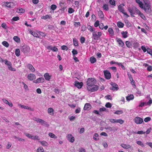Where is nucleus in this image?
I'll return each mask as SVG.
<instances>
[{"instance_id": "nucleus-1", "label": "nucleus", "mask_w": 152, "mask_h": 152, "mask_svg": "<svg viewBox=\"0 0 152 152\" xmlns=\"http://www.w3.org/2000/svg\"><path fill=\"white\" fill-rule=\"evenodd\" d=\"M102 33L100 31H94L92 33V39L94 40L97 41L100 39V37L102 36Z\"/></svg>"}, {"instance_id": "nucleus-2", "label": "nucleus", "mask_w": 152, "mask_h": 152, "mask_svg": "<svg viewBox=\"0 0 152 152\" xmlns=\"http://www.w3.org/2000/svg\"><path fill=\"white\" fill-rule=\"evenodd\" d=\"M144 3V10L148 12H149L151 10L150 5L149 4V1L148 0H143Z\"/></svg>"}, {"instance_id": "nucleus-3", "label": "nucleus", "mask_w": 152, "mask_h": 152, "mask_svg": "<svg viewBox=\"0 0 152 152\" xmlns=\"http://www.w3.org/2000/svg\"><path fill=\"white\" fill-rule=\"evenodd\" d=\"M96 83V80L94 78L90 77L86 81V85L88 87L93 86Z\"/></svg>"}, {"instance_id": "nucleus-4", "label": "nucleus", "mask_w": 152, "mask_h": 152, "mask_svg": "<svg viewBox=\"0 0 152 152\" xmlns=\"http://www.w3.org/2000/svg\"><path fill=\"white\" fill-rule=\"evenodd\" d=\"M124 4H122L118 6V10L122 12L124 15H126L127 18H128L129 16L128 15L126 12H125L123 7L124 6Z\"/></svg>"}, {"instance_id": "nucleus-5", "label": "nucleus", "mask_w": 152, "mask_h": 152, "mask_svg": "<svg viewBox=\"0 0 152 152\" xmlns=\"http://www.w3.org/2000/svg\"><path fill=\"white\" fill-rule=\"evenodd\" d=\"M87 88L89 91L94 92L97 91L99 87L97 85L94 84L93 86L87 87Z\"/></svg>"}, {"instance_id": "nucleus-6", "label": "nucleus", "mask_w": 152, "mask_h": 152, "mask_svg": "<svg viewBox=\"0 0 152 152\" xmlns=\"http://www.w3.org/2000/svg\"><path fill=\"white\" fill-rule=\"evenodd\" d=\"M21 50L23 53H26L29 52L30 50V49L28 46L25 45L22 47Z\"/></svg>"}, {"instance_id": "nucleus-7", "label": "nucleus", "mask_w": 152, "mask_h": 152, "mask_svg": "<svg viewBox=\"0 0 152 152\" xmlns=\"http://www.w3.org/2000/svg\"><path fill=\"white\" fill-rule=\"evenodd\" d=\"M105 78L107 79H110L111 77V75L110 72L108 70H104L103 71Z\"/></svg>"}, {"instance_id": "nucleus-8", "label": "nucleus", "mask_w": 152, "mask_h": 152, "mask_svg": "<svg viewBox=\"0 0 152 152\" xmlns=\"http://www.w3.org/2000/svg\"><path fill=\"white\" fill-rule=\"evenodd\" d=\"M110 85L112 87H110V89L113 91H117L118 89L119 88L118 87V86L116 84L113 82H111L110 83Z\"/></svg>"}, {"instance_id": "nucleus-9", "label": "nucleus", "mask_w": 152, "mask_h": 152, "mask_svg": "<svg viewBox=\"0 0 152 152\" xmlns=\"http://www.w3.org/2000/svg\"><path fill=\"white\" fill-rule=\"evenodd\" d=\"M134 121L137 124H140L143 122V119L137 116L134 118Z\"/></svg>"}, {"instance_id": "nucleus-10", "label": "nucleus", "mask_w": 152, "mask_h": 152, "mask_svg": "<svg viewBox=\"0 0 152 152\" xmlns=\"http://www.w3.org/2000/svg\"><path fill=\"white\" fill-rule=\"evenodd\" d=\"M67 138L69 141L71 142H73L75 140L74 137L71 134H69L67 136Z\"/></svg>"}, {"instance_id": "nucleus-11", "label": "nucleus", "mask_w": 152, "mask_h": 152, "mask_svg": "<svg viewBox=\"0 0 152 152\" xmlns=\"http://www.w3.org/2000/svg\"><path fill=\"white\" fill-rule=\"evenodd\" d=\"M75 85L78 88H81L83 85V83L82 82H79L78 81H76L75 82Z\"/></svg>"}, {"instance_id": "nucleus-12", "label": "nucleus", "mask_w": 152, "mask_h": 152, "mask_svg": "<svg viewBox=\"0 0 152 152\" xmlns=\"http://www.w3.org/2000/svg\"><path fill=\"white\" fill-rule=\"evenodd\" d=\"M36 76L33 74H29L27 78L30 80L32 81L36 78Z\"/></svg>"}, {"instance_id": "nucleus-13", "label": "nucleus", "mask_w": 152, "mask_h": 152, "mask_svg": "<svg viewBox=\"0 0 152 152\" xmlns=\"http://www.w3.org/2000/svg\"><path fill=\"white\" fill-rule=\"evenodd\" d=\"M18 105L20 107H21L22 108H23L24 109H27L28 110H29L31 111H34V109L33 108H32L28 106H25L23 105H22L20 104H18Z\"/></svg>"}, {"instance_id": "nucleus-14", "label": "nucleus", "mask_w": 152, "mask_h": 152, "mask_svg": "<svg viewBox=\"0 0 152 152\" xmlns=\"http://www.w3.org/2000/svg\"><path fill=\"white\" fill-rule=\"evenodd\" d=\"M44 81V79L43 77H39L34 81L33 82L35 83H43Z\"/></svg>"}, {"instance_id": "nucleus-15", "label": "nucleus", "mask_w": 152, "mask_h": 152, "mask_svg": "<svg viewBox=\"0 0 152 152\" xmlns=\"http://www.w3.org/2000/svg\"><path fill=\"white\" fill-rule=\"evenodd\" d=\"M13 3L12 2H4V5L5 6L11 8L13 6Z\"/></svg>"}, {"instance_id": "nucleus-16", "label": "nucleus", "mask_w": 152, "mask_h": 152, "mask_svg": "<svg viewBox=\"0 0 152 152\" xmlns=\"http://www.w3.org/2000/svg\"><path fill=\"white\" fill-rule=\"evenodd\" d=\"M27 67L32 72L35 71V69L33 66L31 64H28L27 65Z\"/></svg>"}, {"instance_id": "nucleus-17", "label": "nucleus", "mask_w": 152, "mask_h": 152, "mask_svg": "<svg viewBox=\"0 0 152 152\" xmlns=\"http://www.w3.org/2000/svg\"><path fill=\"white\" fill-rule=\"evenodd\" d=\"M48 50H50L54 52H57L58 51V49L55 47H52L51 46H49L47 48Z\"/></svg>"}, {"instance_id": "nucleus-18", "label": "nucleus", "mask_w": 152, "mask_h": 152, "mask_svg": "<svg viewBox=\"0 0 152 152\" xmlns=\"http://www.w3.org/2000/svg\"><path fill=\"white\" fill-rule=\"evenodd\" d=\"M91 106L90 104L88 103H86L85 104L84 109L85 110H89L91 109Z\"/></svg>"}, {"instance_id": "nucleus-19", "label": "nucleus", "mask_w": 152, "mask_h": 152, "mask_svg": "<svg viewBox=\"0 0 152 152\" xmlns=\"http://www.w3.org/2000/svg\"><path fill=\"white\" fill-rule=\"evenodd\" d=\"M128 10L131 16L132 17H134V15L135 14V12L133 11V9L130 7L128 8Z\"/></svg>"}, {"instance_id": "nucleus-20", "label": "nucleus", "mask_w": 152, "mask_h": 152, "mask_svg": "<svg viewBox=\"0 0 152 152\" xmlns=\"http://www.w3.org/2000/svg\"><path fill=\"white\" fill-rule=\"evenodd\" d=\"M48 113L51 115H54V110L51 107L48 108Z\"/></svg>"}, {"instance_id": "nucleus-21", "label": "nucleus", "mask_w": 152, "mask_h": 152, "mask_svg": "<svg viewBox=\"0 0 152 152\" xmlns=\"http://www.w3.org/2000/svg\"><path fill=\"white\" fill-rule=\"evenodd\" d=\"M117 42L120 46H123L124 45V44L122 40L120 38H117Z\"/></svg>"}, {"instance_id": "nucleus-22", "label": "nucleus", "mask_w": 152, "mask_h": 152, "mask_svg": "<svg viewBox=\"0 0 152 152\" xmlns=\"http://www.w3.org/2000/svg\"><path fill=\"white\" fill-rule=\"evenodd\" d=\"M117 26L119 28H122L124 26V24L121 21H118L117 23Z\"/></svg>"}, {"instance_id": "nucleus-23", "label": "nucleus", "mask_w": 152, "mask_h": 152, "mask_svg": "<svg viewBox=\"0 0 152 152\" xmlns=\"http://www.w3.org/2000/svg\"><path fill=\"white\" fill-rule=\"evenodd\" d=\"M127 101H129L132 100L134 98V96L133 94H130L126 97Z\"/></svg>"}, {"instance_id": "nucleus-24", "label": "nucleus", "mask_w": 152, "mask_h": 152, "mask_svg": "<svg viewBox=\"0 0 152 152\" xmlns=\"http://www.w3.org/2000/svg\"><path fill=\"white\" fill-rule=\"evenodd\" d=\"M44 76L45 79L47 80H49L50 79V76L48 73L45 74Z\"/></svg>"}, {"instance_id": "nucleus-25", "label": "nucleus", "mask_w": 152, "mask_h": 152, "mask_svg": "<svg viewBox=\"0 0 152 152\" xmlns=\"http://www.w3.org/2000/svg\"><path fill=\"white\" fill-rule=\"evenodd\" d=\"M13 39L17 43H19L20 41V38L17 36H14L13 38Z\"/></svg>"}, {"instance_id": "nucleus-26", "label": "nucleus", "mask_w": 152, "mask_h": 152, "mask_svg": "<svg viewBox=\"0 0 152 152\" xmlns=\"http://www.w3.org/2000/svg\"><path fill=\"white\" fill-rule=\"evenodd\" d=\"M121 34L122 35V37L124 38H126L127 37V34L128 32L127 31H122L121 33Z\"/></svg>"}, {"instance_id": "nucleus-27", "label": "nucleus", "mask_w": 152, "mask_h": 152, "mask_svg": "<svg viewBox=\"0 0 152 152\" xmlns=\"http://www.w3.org/2000/svg\"><path fill=\"white\" fill-rule=\"evenodd\" d=\"M108 31L111 36H113L114 35V33L113 29L111 28H109L108 29Z\"/></svg>"}, {"instance_id": "nucleus-28", "label": "nucleus", "mask_w": 152, "mask_h": 152, "mask_svg": "<svg viewBox=\"0 0 152 152\" xmlns=\"http://www.w3.org/2000/svg\"><path fill=\"white\" fill-rule=\"evenodd\" d=\"M98 15L99 17L101 19H103L104 18V15L103 12L101 10H99L98 12Z\"/></svg>"}, {"instance_id": "nucleus-29", "label": "nucleus", "mask_w": 152, "mask_h": 152, "mask_svg": "<svg viewBox=\"0 0 152 152\" xmlns=\"http://www.w3.org/2000/svg\"><path fill=\"white\" fill-rule=\"evenodd\" d=\"M121 146L124 148L126 149L129 148H131L130 145H126L124 144H121Z\"/></svg>"}, {"instance_id": "nucleus-30", "label": "nucleus", "mask_w": 152, "mask_h": 152, "mask_svg": "<svg viewBox=\"0 0 152 152\" xmlns=\"http://www.w3.org/2000/svg\"><path fill=\"white\" fill-rule=\"evenodd\" d=\"M31 34L34 37H39L38 34L36 32L34 31H30Z\"/></svg>"}, {"instance_id": "nucleus-31", "label": "nucleus", "mask_w": 152, "mask_h": 152, "mask_svg": "<svg viewBox=\"0 0 152 152\" xmlns=\"http://www.w3.org/2000/svg\"><path fill=\"white\" fill-rule=\"evenodd\" d=\"M40 123H41L42 125H45L47 126V127L49 126V124H47V123L42 119H41V121H40Z\"/></svg>"}, {"instance_id": "nucleus-32", "label": "nucleus", "mask_w": 152, "mask_h": 152, "mask_svg": "<svg viewBox=\"0 0 152 152\" xmlns=\"http://www.w3.org/2000/svg\"><path fill=\"white\" fill-rule=\"evenodd\" d=\"M90 61L92 64H94L96 61V59L94 57L92 56L90 58Z\"/></svg>"}, {"instance_id": "nucleus-33", "label": "nucleus", "mask_w": 152, "mask_h": 152, "mask_svg": "<svg viewBox=\"0 0 152 152\" xmlns=\"http://www.w3.org/2000/svg\"><path fill=\"white\" fill-rule=\"evenodd\" d=\"M8 68L11 71H15L16 70L15 68H13L12 66V63L10 64V65H8Z\"/></svg>"}, {"instance_id": "nucleus-34", "label": "nucleus", "mask_w": 152, "mask_h": 152, "mask_svg": "<svg viewBox=\"0 0 152 152\" xmlns=\"http://www.w3.org/2000/svg\"><path fill=\"white\" fill-rule=\"evenodd\" d=\"M51 17V16L50 15H47L45 16H43L41 17V19L46 20L47 19H50Z\"/></svg>"}, {"instance_id": "nucleus-35", "label": "nucleus", "mask_w": 152, "mask_h": 152, "mask_svg": "<svg viewBox=\"0 0 152 152\" xmlns=\"http://www.w3.org/2000/svg\"><path fill=\"white\" fill-rule=\"evenodd\" d=\"M39 142H40L42 146H47L48 145V142L46 141H39Z\"/></svg>"}, {"instance_id": "nucleus-36", "label": "nucleus", "mask_w": 152, "mask_h": 152, "mask_svg": "<svg viewBox=\"0 0 152 152\" xmlns=\"http://www.w3.org/2000/svg\"><path fill=\"white\" fill-rule=\"evenodd\" d=\"M73 45L75 46L78 45V41L76 38H74L73 39Z\"/></svg>"}, {"instance_id": "nucleus-37", "label": "nucleus", "mask_w": 152, "mask_h": 152, "mask_svg": "<svg viewBox=\"0 0 152 152\" xmlns=\"http://www.w3.org/2000/svg\"><path fill=\"white\" fill-rule=\"evenodd\" d=\"M65 4V2L63 1H61L60 2V3H59V5H60V6L61 7L62 9L64 10V6Z\"/></svg>"}, {"instance_id": "nucleus-38", "label": "nucleus", "mask_w": 152, "mask_h": 152, "mask_svg": "<svg viewBox=\"0 0 152 152\" xmlns=\"http://www.w3.org/2000/svg\"><path fill=\"white\" fill-rule=\"evenodd\" d=\"M2 44L5 46V47L7 48L9 46V44L6 41H4L2 42Z\"/></svg>"}, {"instance_id": "nucleus-39", "label": "nucleus", "mask_w": 152, "mask_h": 152, "mask_svg": "<svg viewBox=\"0 0 152 152\" xmlns=\"http://www.w3.org/2000/svg\"><path fill=\"white\" fill-rule=\"evenodd\" d=\"M15 54L18 57L20 55V50L19 49H17L15 50Z\"/></svg>"}, {"instance_id": "nucleus-40", "label": "nucleus", "mask_w": 152, "mask_h": 152, "mask_svg": "<svg viewBox=\"0 0 152 152\" xmlns=\"http://www.w3.org/2000/svg\"><path fill=\"white\" fill-rule=\"evenodd\" d=\"M125 43L126 46L129 48H130L132 46V44L129 41H126L125 42Z\"/></svg>"}, {"instance_id": "nucleus-41", "label": "nucleus", "mask_w": 152, "mask_h": 152, "mask_svg": "<svg viewBox=\"0 0 152 152\" xmlns=\"http://www.w3.org/2000/svg\"><path fill=\"white\" fill-rule=\"evenodd\" d=\"M37 152H44V150L42 147L38 148L37 150Z\"/></svg>"}, {"instance_id": "nucleus-42", "label": "nucleus", "mask_w": 152, "mask_h": 152, "mask_svg": "<svg viewBox=\"0 0 152 152\" xmlns=\"http://www.w3.org/2000/svg\"><path fill=\"white\" fill-rule=\"evenodd\" d=\"M124 122V121L121 119H116V123H119L121 124H122Z\"/></svg>"}, {"instance_id": "nucleus-43", "label": "nucleus", "mask_w": 152, "mask_h": 152, "mask_svg": "<svg viewBox=\"0 0 152 152\" xmlns=\"http://www.w3.org/2000/svg\"><path fill=\"white\" fill-rule=\"evenodd\" d=\"M49 136L52 138H56L57 137L56 136V135L53 133L50 132L48 134Z\"/></svg>"}, {"instance_id": "nucleus-44", "label": "nucleus", "mask_w": 152, "mask_h": 152, "mask_svg": "<svg viewBox=\"0 0 152 152\" xmlns=\"http://www.w3.org/2000/svg\"><path fill=\"white\" fill-rule=\"evenodd\" d=\"M17 12L19 13H23L25 12V10L21 8H19Z\"/></svg>"}, {"instance_id": "nucleus-45", "label": "nucleus", "mask_w": 152, "mask_h": 152, "mask_svg": "<svg viewBox=\"0 0 152 152\" xmlns=\"http://www.w3.org/2000/svg\"><path fill=\"white\" fill-rule=\"evenodd\" d=\"M24 134L28 138H31L32 139L33 138L32 137H33V135L31 134H30L27 133H25Z\"/></svg>"}, {"instance_id": "nucleus-46", "label": "nucleus", "mask_w": 152, "mask_h": 152, "mask_svg": "<svg viewBox=\"0 0 152 152\" xmlns=\"http://www.w3.org/2000/svg\"><path fill=\"white\" fill-rule=\"evenodd\" d=\"M80 41L81 43L83 44L85 41V38L83 37H81L80 39Z\"/></svg>"}, {"instance_id": "nucleus-47", "label": "nucleus", "mask_w": 152, "mask_h": 152, "mask_svg": "<svg viewBox=\"0 0 152 152\" xmlns=\"http://www.w3.org/2000/svg\"><path fill=\"white\" fill-rule=\"evenodd\" d=\"M75 12V10L72 8L70 7L68 9V12L69 14Z\"/></svg>"}, {"instance_id": "nucleus-48", "label": "nucleus", "mask_w": 152, "mask_h": 152, "mask_svg": "<svg viewBox=\"0 0 152 152\" xmlns=\"http://www.w3.org/2000/svg\"><path fill=\"white\" fill-rule=\"evenodd\" d=\"M87 27L86 25H82L81 28V30L82 31H84L86 30Z\"/></svg>"}, {"instance_id": "nucleus-49", "label": "nucleus", "mask_w": 152, "mask_h": 152, "mask_svg": "<svg viewBox=\"0 0 152 152\" xmlns=\"http://www.w3.org/2000/svg\"><path fill=\"white\" fill-rule=\"evenodd\" d=\"M103 8L104 10L107 11L108 10H109L108 5L106 4H104L103 5Z\"/></svg>"}, {"instance_id": "nucleus-50", "label": "nucleus", "mask_w": 152, "mask_h": 152, "mask_svg": "<svg viewBox=\"0 0 152 152\" xmlns=\"http://www.w3.org/2000/svg\"><path fill=\"white\" fill-rule=\"evenodd\" d=\"M109 2L112 5L114 6L115 5V0H110Z\"/></svg>"}, {"instance_id": "nucleus-51", "label": "nucleus", "mask_w": 152, "mask_h": 152, "mask_svg": "<svg viewBox=\"0 0 152 152\" xmlns=\"http://www.w3.org/2000/svg\"><path fill=\"white\" fill-rule=\"evenodd\" d=\"M4 61L5 64L7 66L10 65V64H11L10 61H8L7 59H5Z\"/></svg>"}, {"instance_id": "nucleus-52", "label": "nucleus", "mask_w": 152, "mask_h": 152, "mask_svg": "<svg viewBox=\"0 0 152 152\" xmlns=\"http://www.w3.org/2000/svg\"><path fill=\"white\" fill-rule=\"evenodd\" d=\"M99 135L97 133H95L94 134V137H93V139L95 140H99V138H96V137H98Z\"/></svg>"}, {"instance_id": "nucleus-53", "label": "nucleus", "mask_w": 152, "mask_h": 152, "mask_svg": "<svg viewBox=\"0 0 152 152\" xmlns=\"http://www.w3.org/2000/svg\"><path fill=\"white\" fill-rule=\"evenodd\" d=\"M87 28L91 32H92V33L94 31L93 28L91 26L88 25V26Z\"/></svg>"}, {"instance_id": "nucleus-54", "label": "nucleus", "mask_w": 152, "mask_h": 152, "mask_svg": "<svg viewBox=\"0 0 152 152\" xmlns=\"http://www.w3.org/2000/svg\"><path fill=\"white\" fill-rule=\"evenodd\" d=\"M105 106L107 108H111L112 107V105L110 103V102H107L105 105Z\"/></svg>"}, {"instance_id": "nucleus-55", "label": "nucleus", "mask_w": 152, "mask_h": 152, "mask_svg": "<svg viewBox=\"0 0 152 152\" xmlns=\"http://www.w3.org/2000/svg\"><path fill=\"white\" fill-rule=\"evenodd\" d=\"M134 47V48H137L139 47V44L137 42H135L133 43Z\"/></svg>"}, {"instance_id": "nucleus-56", "label": "nucleus", "mask_w": 152, "mask_h": 152, "mask_svg": "<svg viewBox=\"0 0 152 152\" xmlns=\"http://www.w3.org/2000/svg\"><path fill=\"white\" fill-rule=\"evenodd\" d=\"M123 113L122 110H117L114 113V114L119 115L122 114Z\"/></svg>"}, {"instance_id": "nucleus-57", "label": "nucleus", "mask_w": 152, "mask_h": 152, "mask_svg": "<svg viewBox=\"0 0 152 152\" xmlns=\"http://www.w3.org/2000/svg\"><path fill=\"white\" fill-rule=\"evenodd\" d=\"M139 15L140 16V17L143 19L144 20H145L146 19V18L145 16H144V15L141 12L140 14H139Z\"/></svg>"}, {"instance_id": "nucleus-58", "label": "nucleus", "mask_w": 152, "mask_h": 152, "mask_svg": "<svg viewBox=\"0 0 152 152\" xmlns=\"http://www.w3.org/2000/svg\"><path fill=\"white\" fill-rule=\"evenodd\" d=\"M147 53L152 56V50L149 48L147 49Z\"/></svg>"}, {"instance_id": "nucleus-59", "label": "nucleus", "mask_w": 152, "mask_h": 152, "mask_svg": "<svg viewBox=\"0 0 152 152\" xmlns=\"http://www.w3.org/2000/svg\"><path fill=\"white\" fill-rule=\"evenodd\" d=\"M99 21L98 20H97L94 23V26L96 27H97L99 26Z\"/></svg>"}, {"instance_id": "nucleus-60", "label": "nucleus", "mask_w": 152, "mask_h": 152, "mask_svg": "<svg viewBox=\"0 0 152 152\" xmlns=\"http://www.w3.org/2000/svg\"><path fill=\"white\" fill-rule=\"evenodd\" d=\"M61 49L62 50H67L68 48V47L66 45H63L61 46Z\"/></svg>"}, {"instance_id": "nucleus-61", "label": "nucleus", "mask_w": 152, "mask_h": 152, "mask_svg": "<svg viewBox=\"0 0 152 152\" xmlns=\"http://www.w3.org/2000/svg\"><path fill=\"white\" fill-rule=\"evenodd\" d=\"M38 33L39 34V35L42 37H45L46 36V34L43 32L39 31Z\"/></svg>"}, {"instance_id": "nucleus-62", "label": "nucleus", "mask_w": 152, "mask_h": 152, "mask_svg": "<svg viewBox=\"0 0 152 152\" xmlns=\"http://www.w3.org/2000/svg\"><path fill=\"white\" fill-rule=\"evenodd\" d=\"M109 121L112 123L113 124L116 123V119H110Z\"/></svg>"}, {"instance_id": "nucleus-63", "label": "nucleus", "mask_w": 152, "mask_h": 152, "mask_svg": "<svg viewBox=\"0 0 152 152\" xmlns=\"http://www.w3.org/2000/svg\"><path fill=\"white\" fill-rule=\"evenodd\" d=\"M56 6L54 4H52L51 6V8L53 10H55L56 8Z\"/></svg>"}, {"instance_id": "nucleus-64", "label": "nucleus", "mask_w": 152, "mask_h": 152, "mask_svg": "<svg viewBox=\"0 0 152 152\" xmlns=\"http://www.w3.org/2000/svg\"><path fill=\"white\" fill-rule=\"evenodd\" d=\"M151 118L150 117H147L145 118L144 119V121L146 122H148V121H151Z\"/></svg>"}]
</instances>
